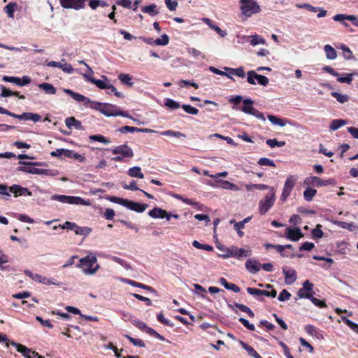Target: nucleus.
<instances>
[{
  "instance_id": "f704fd0d",
  "label": "nucleus",
  "mask_w": 358,
  "mask_h": 358,
  "mask_svg": "<svg viewBox=\"0 0 358 358\" xmlns=\"http://www.w3.org/2000/svg\"><path fill=\"white\" fill-rule=\"evenodd\" d=\"M90 141H98L104 144H108L110 143V140L101 134L91 135L89 136Z\"/></svg>"
},
{
  "instance_id": "4c0bfd02",
  "label": "nucleus",
  "mask_w": 358,
  "mask_h": 358,
  "mask_svg": "<svg viewBox=\"0 0 358 358\" xmlns=\"http://www.w3.org/2000/svg\"><path fill=\"white\" fill-rule=\"evenodd\" d=\"M241 344L243 348L248 352L249 355L255 358H262L261 355L258 354V352L252 347L243 342H241Z\"/></svg>"
},
{
  "instance_id": "58836bf2",
  "label": "nucleus",
  "mask_w": 358,
  "mask_h": 358,
  "mask_svg": "<svg viewBox=\"0 0 358 358\" xmlns=\"http://www.w3.org/2000/svg\"><path fill=\"white\" fill-rule=\"evenodd\" d=\"M159 134L162 136H173L176 138L180 137H186V135L183 133H181L180 131H176L173 130H166L162 132H159Z\"/></svg>"
},
{
  "instance_id": "5701e85b",
  "label": "nucleus",
  "mask_w": 358,
  "mask_h": 358,
  "mask_svg": "<svg viewBox=\"0 0 358 358\" xmlns=\"http://www.w3.org/2000/svg\"><path fill=\"white\" fill-rule=\"evenodd\" d=\"M244 106L241 108V111L246 114L251 115L254 110L253 107L254 101L250 99H245L243 101Z\"/></svg>"
},
{
  "instance_id": "72a5a7b5",
  "label": "nucleus",
  "mask_w": 358,
  "mask_h": 358,
  "mask_svg": "<svg viewBox=\"0 0 358 358\" xmlns=\"http://www.w3.org/2000/svg\"><path fill=\"white\" fill-rule=\"evenodd\" d=\"M74 232L76 235L86 236L92 232V229L89 227H80L76 224Z\"/></svg>"
},
{
  "instance_id": "0eeeda50",
  "label": "nucleus",
  "mask_w": 358,
  "mask_h": 358,
  "mask_svg": "<svg viewBox=\"0 0 358 358\" xmlns=\"http://www.w3.org/2000/svg\"><path fill=\"white\" fill-rule=\"evenodd\" d=\"M224 250L226 253L222 255L224 259L229 257L239 259L241 257H248L250 255V251L245 250L243 248H238L236 246L227 248Z\"/></svg>"
},
{
  "instance_id": "774afa93",
  "label": "nucleus",
  "mask_w": 358,
  "mask_h": 358,
  "mask_svg": "<svg viewBox=\"0 0 358 358\" xmlns=\"http://www.w3.org/2000/svg\"><path fill=\"white\" fill-rule=\"evenodd\" d=\"M59 69H61L64 72L67 73H72L74 71L72 65L69 63L61 64Z\"/></svg>"
},
{
  "instance_id": "09e8293b",
  "label": "nucleus",
  "mask_w": 358,
  "mask_h": 358,
  "mask_svg": "<svg viewBox=\"0 0 358 358\" xmlns=\"http://www.w3.org/2000/svg\"><path fill=\"white\" fill-rule=\"evenodd\" d=\"M192 245L197 249H202L208 252H210L213 250V248L211 245L208 244H202L198 241H194L192 242Z\"/></svg>"
},
{
  "instance_id": "0e129e2a",
  "label": "nucleus",
  "mask_w": 358,
  "mask_h": 358,
  "mask_svg": "<svg viewBox=\"0 0 358 358\" xmlns=\"http://www.w3.org/2000/svg\"><path fill=\"white\" fill-rule=\"evenodd\" d=\"M238 321L245 327H246L248 329L250 330V331H255V327L253 324H250L248 320L243 318V317H241L239 318Z\"/></svg>"
},
{
  "instance_id": "bf43d9fd",
  "label": "nucleus",
  "mask_w": 358,
  "mask_h": 358,
  "mask_svg": "<svg viewBox=\"0 0 358 358\" xmlns=\"http://www.w3.org/2000/svg\"><path fill=\"white\" fill-rule=\"evenodd\" d=\"M169 36L166 34H163L161 36V38H157L154 43H155V44H156L157 45H166L169 43Z\"/></svg>"
},
{
  "instance_id": "f3484780",
  "label": "nucleus",
  "mask_w": 358,
  "mask_h": 358,
  "mask_svg": "<svg viewBox=\"0 0 358 358\" xmlns=\"http://www.w3.org/2000/svg\"><path fill=\"white\" fill-rule=\"evenodd\" d=\"M148 207L146 203H141L133 201H129L127 203V208L136 211L137 213H143Z\"/></svg>"
},
{
  "instance_id": "a18cd8bd",
  "label": "nucleus",
  "mask_w": 358,
  "mask_h": 358,
  "mask_svg": "<svg viewBox=\"0 0 358 358\" xmlns=\"http://www.w3.org/2000/svg\"><path fill=\"white\" fill-rule=\"evenodd\" d=\"M164 106L173 110L178 109L180 107V103L171 99H165Z\"/></svg>"
},
{
  "instance_id": "bb28decb",
  "label": "nucleus",
  "mask_w": 358,
  "mask_h": 358,
  "mask_svg": "<svg viewBox=\"0 0 358 358\" xmlns=\"http://www.w3.org/2000/svg\"><path fill=\"white\" fill-rule=\"evenodd\" d=\"M127 174L130 177H133V178H138L141 179L144 178V175L141 171V167H139V166H134V167L130 168L127 171Z\"/></svg>"
},
{
  "instance_id": "6e6d98bb",
  "label": "nucleus",
  "mask_w": 358,
  "mask_h": 358,
  "mask_svg": "<svg viewBox=\"0 0 358 358\" xmlns=\"http://www.w3.org/2000/svg\"><path fill=\"white\" fill-rule=\"evenodd\" d=\"M258 164L261 166H268L272 167L275 166L274 162L266 157L260 158L258 161Z\"/></svg>"
},
{
  "instance_id": "e433bc0d",
  "label": "nucleus",
  "mask_w": 358,
  "mask_h": 358,
  "mask_svg": "<svg viewBox=\"0 0 358 358\" xmlns=\"http://www.w3.org/2000/svg\"><path fill=\"white\" fill-rule=\"evenodd\" d=\"M17 6L16 3L10 2L3 8L4 11L9 17L13 18L14 17V12Z\"/></svg>"
},
{
  "instance_id": "b1692460",
  "label": "nucleus",
  "mask_w": 358,
  "mask_h": 358,
  "mask_svg": "<svg viewBox=\"0 0 358 358\" xmlns=\"http://www.w3.org/2000/svg\"><path fill=\"white\" fill-rule=\"evenodd\" d=\"M66 126L68 128L74 127L76 129H83L81 122L76 120L74 117H69L65 120Z\"/></svg>"
},
{
  "instance_id": "412c9836",
  "label": "nucleus",
  "mask_w": 358,
  "mask_h": 358,
  "mask_svg": "<svg viewBox=\"0 0 358 358\" xmlns=\"http://www.w3.org/2000/svg\"><path fill=\"white\" fill-rule=\"evenodd\" d=\"M83 76L87 81H89V82L96 85V86L97 87H99V89L103 90V89H107L108 87H109L108 85L110 83H106L101 80L95 79V78H92V76H90V75L83 74Z\"/></svg>"
},
{
  "instance_id": "39448f33",
  "label": "nucleus",
  "mask_w": 358,
  "mask_h": 358,
  "mask_svg": "<svg viewBox=\"0 0 358 358\" xmlns=\"http://www.w3.org/2000/svg\"><path fill=\"white\" fill-rule=\"evenodd\" d=\"M99 110L107 117L110 116H122L128 118H131L127 112L120 110L118 108L114 105L110 103H103L101 108H99Z\"/></svg>"
},
{
  "instance_id": "603ef678",
  "label": "nucleus",
  "mask_w": 358,
  "mask_h": 358,
  "mask_svg": "<svg viewBox=\"0 0 358 358\" xmlns=\"http://www.w3.org/2000/svg\"><path fill=\"white\" fill-rule=\"evenodd\" d=\"M266 144L273 148L276 146L282 147L285 145V141H278L275 138H273V139H268L266 141Z\"/></svg>"
},
{
  "instance_id": "f257e3e1",
  "label": "nucleus",
  "mask_w": 358,
  "mask_h": 358,
  "mask_svg": "<svg viewBox=\"0 0 358 358\" xmlns=\"http://www.w3.org/2000/svg\"><path fill=\"white\" fill-rule=\"evenodd\" d=\"M79 262L78 266L87 275L94 274L100 268L99 265L96 264L97 258L94 255H87L81 258Z\"/></svg>"
},
{
  "instance_id": "ea45409f",
  "label": "nucleus",
  "mask_w": 358,
  "mask_h": 358,
  "mask_svg": "<svg viewBox=\"0 0 358 358\" xmlns=\"http://www.w3.org/2000/svg\"><path fill=\"white\" fill-rule=\"evenodd\" d=\"M268 119L271 122L275 125L284 127L286 124V121L284 119L279 118L278 117L273 115H268Z\"/></svg>"
},
{
  "instance_id": "e2e57ef3",
  "label": "nucleus",
  "mask_w": 358,
  "mask_h": 358,
  "mask_svg": "<svg viewBox=\"0 0 358 358\" xmlns=\"http://www.w3.org/2000/svg\"><path fill=\"white\" fill-rule=\"evenodd\" d=\"M308 299H310L313 303L319 307V308H325L327 307V304H326V302L323 300H320L315 297H314L313 296H312V298H309Z\"/></svg>"
},
{
  "instance_id": "de8ad7c7",
  "label": "nucleus",
  "mask_w": 358,
  "mask_h": 358,
  "mask_svg": "<svg viewBox=\"0 0 358 358\" xmlns=\"http://www.w3.org/2000/svg\"><path fill=\"white\" fill-rule=\"evenodd\" d=\"M157 6L155 4H152L150 6H143L142 8V11L145 13H149L150 15H156L158 14V11L156 10Z\"/></svg>"
},
{
  "instance_id": "49530a36",
  "label": "nucleus",
  "mask_w": 358,
  "mask_h": 358,
  "mask_svg": "<svg viewBox=\"0 0 358 358\" xmlns=\"http://www.w3.org/2000/svg\"><path fill=\"white\" fill-rule=\"evenodd\" d=\"M304 329H305L306 332L310 336H315L318 337V335L320 334V331H319L318 329L311 324L306 325L304 327Z\"/></svg>"
},
{
  "instance_id": "2f4dec72",
  "label": "nucleus",
  "mask_w": 358,
  "mask_h": 358,
  "mask_svg": "<svg viewBox=\"0 0 358 358\" xmlns=\"http://www.w3.org/2000/svg\"><path fill=\"white\" fill-rule=\"evenodd\" d=\"M347 124V121L342 119H336L331 121L329 129L331 131H336L340 127L345 125Z\"/></svg>"
},
{
  "instance_id": "3c124183",
  "label": "nucleus",
  "mask_w": 358,
  "mask_h": 358,
  "mask_svg": "<svg viewBox=\"0 0 358 358\" xmlns=\"http://www.w3.org/2000/svg\"><path fill=\"white\" fill-rule=\"evenodd\" d=\"M124 336L135 346L142 348L145 346L144 341L141 339L134 338L128 334L124 335Z\"/></svg>"
},
{
  "instance_id": "ddd939ff",
  "label": "nucleus",
  "mask_w": 358,
  "mask_h": 358,
  "mask_svg": "<svg viewBox=\"0 0 358 358\" xmlns=\"http://www.w3.org/2000/svg\"><path fill=\"white\" fill-rule=\"evenodd\" d=\"M17 170L19 171H22V172H24V173H31V174L52 175V173H50V172L52 171L51 170L38 169V168H35V167H33V166H19L17 168Z\"/></svg>"
},
{
  "instance_id": "c9c22d12",
  "label": "nucleus",
  "mask_w": 358,
  "mask_h": 358,
  "mask_svg": "<svg viewBox=\"0 0 358 358\" xmlns=\"http://www.w3.org/2000/svg\"><path fill=\"white\" fill-rule=\"evenodd\" d=\"M118 79L122 84H124L129 87H133L134 83L131 81L132 78L129 74L120 73L118 76Z\"/></svg>"
},
{
  "instance_id": "a19ab883",
  "label": "nucleus",
  "mask_w": 358,
  "mask_h": 358,
  "mask_svg": "<svg viewBox=\"0 0 358 358\" xmlns=\"http://www.w3.org/2000/svg\"><path fill=\"white\" fill-rule=\"evenodd\" d=\"M322 225L318 224L316 226V228L313 229L311 231L312 237L314 239L321 238L324 236V233L321 229Z\"/></svg>"
},
{
  "instance_id": "5fc2aeb1",
  "label": "nucleus",
  "mask_w": 358,
  "mask_h": 358,
  "mask_svg": "<svg viewBox=\"0 0 358 358\" xmlns=\"http://www.w3.org/2000/svg\"><path fill=\"white\" fill-rule=\"evenodd\" d=\"M181 107L187 113H189V114L197 115L199 113V110L197 108H196L195 107H193L191 105L184 104V105H182Z\"/></svg>"
},
{
  "instance_id": "052dcab7",
  "label": "nucleus",
  "mask_w": 358,
  "mask_h": 358,
  "mask_svg": "<svg viewBox=\"0 0 358 358\" xmlns=\"http://www.w3.org/2000/svg\"><path fill=\"white\" fill-rule=\"evenodd\" d=\"M291 294L287 289H282V291L278 295V299L280 301H287L290 299Z\"/></svg>"
},
{
  "instance_id": "aec40b11",
  "label": "nucleus",
  "mask_w": 358,
  "mask_h": 358,
  "mask_svg": "<svg viewBox=\"0 0 358 358\" xmlns=\"http://www.w3.org/2000/svg\"><path fill=\"white\" fill-rule=\"evenodd\" d=\"M64 92L78 102H83L84 104L86 101L90 102V98L85 96L84 95L79 93L74 92L69 89H64Z\"/></svg>"
},
{
  "instance_id": "864d4df0",
  "label": "nucleus",
  "mask_w": 358,
  "mask_h": 358,
  "mask_svg": "<svg viewBox=\"0 0 358 358\" xmlns=\"http://www.w3.org/2000/svg\"><path fill=\"white\" fill-rule=\"evenodd\" d=\"M265 43V40L258 36V35H253L251 36V40H250V44L253 46L255 45H257L258 44H264Z\"/></svg>"
},
{
  "instance_id": "20e7f679",
  "label": "nucleus",
  "mask_w": 358,
  "mask_h": 358,
  "mask_svg": "<svg viewBox=\"0 0 358 358\" xmlns=\"http://www.w3.org/2000/svg\"><path fill=\"white\" fill-rule=\"evenodd\" d=\"M111 152L113 155H120L112 157V160L118 162H122L124 158H131L134 155L132 149L127 144L115 147L111 150Z\"/></svg>"
},
{
  "instance_id": "7ed1b4c3",
  "label": "nucleus",
  "mask_w": 358,
  "mask_h": 358,
  "mask_svg": "<svg viewBox=\"0 0 358 358\" xmlns=\"http://www.w3.org/2000/svg\"><path fill=\"white\" fill-rule=\"evenodd\" d=\"M239 3L241 13L247 17L261 11V8L255 0H240Z\"/></svg>"
},
{
  "instance_id": "473e14b6",
  "label": "nucleus",
  "mask_w": 358,
  "mask_h": 358,
  "mask_svg": "<svg viewBox=\"0 0 358 358\" xmlns=\"http://www.w3.org/2000/svg\"><path fill=\"white\" fill-rule=\"evenodd\" d=\"M89 7L92 10H96L98 7H106L108 3L103 0H89Z\"/></svg>"
},
{
  "instance_id": "c756f323",
  "label": "nucleus",
  "mask_w": 358,
  "mask_h": 358,
  "mask_svg": "<svg viewBox=\"0 0 358 358\" xmlns=\"http://www.w3.org/2000/svg\"><path fill=\"white\" fill-rule=\"evenodd\" d=\"M127 283L129 285H130L131 286H134V287H139V288L145 289L147 291H149L150 292H155V289L153 287H152L150 286H148L147 285H144L143 283H141V282L132 280H127Z\"/></svg>"
},
{
  "instance_id": "dca6fc26",
  "label": "nucleus",
  "mask_w": 358,
  "mask_h": 358,
  "mask_svg": "<svg viewBox=\"0 0 358 358\" xmlns=\"http://www.w3.org/2000/svg\"><path fill=\"white\" fill-rule=\"evenodd\" d=\"M9 190L10 192H13L14 196L17 197L18 196L22 195H28L31 196V192L26 187H23L18 185H13L10 187Z\"/></svg>"
},
{
  "instance_id": "f03ea898",
  "label": "nucleus",
  "mask_w": 358,
  "mask_h": 358,
  "mask_svg": "<svg viewBox=\"0 0 358 358\" xmlns=\"http://www.w3.org/2000/svg\"><path fill=\"white\" fill-rule=\"evenodd\" d=\"M275 201V191L274 188H269L267 194L259 202V212L260 215H265L273 206Z\"/></svg>"
},
{
  "instance_id": "a878e982",
  "label": "nucleus",
  "mask_w": 358,
  "mask_h": 358,
  "mask_svg": "<svg viewBox=\"0 0 358 358\" xmlns=\"http://www.w3.org/2000/svg\"><path fill=\"white\" fill-rule=\"evenodd\" d=\"M247 292L248 294L253 296H266L270 297V291L259 289L253 287H248Z\"/></svg>"
},
{
  "instance_id": "680f3d73",
  "label": "nucleus",
  "mask_w": 358,
  "mask_h": 358,
  "mask_svg": "<svg viewBox=\"0 0 358 358\" xmlns=\"http://www.w3.org/2000/svg\"><path fill=\"white\" fill-rule=\"evenodd\" d=\"M256 80H257V83L259 85L263 86H266L269 83V80L266 76L259 75L257 73L256 75Z\"/></svg>"
},
{
  "instance_id": "37998d69",
  "label": "nucleus",
  "mask_w": 358,
  "mask_h": 358,
  "mask_svg": "<svg viewBox=\"0 0 358 358\" xmlns=\"http://www.w3.org/2000/svg\"><path fill=\"white\" fill-rule=\"evenodd\" d=\"M316 194V189L308 188L303 192L304 199L307 201H311Z\"/></svg>"
},
{
  "instance_id": "79ce46f5",
  "label": "nucleus",
  "mask_w": 358,
  "mask_h": 358,
  "mask_svg": "<svg viewBox=\"0 0 358 358\" xmlns=\"http://www.w3.org/2000/svg\"><path fill=\"white\" fill-rule=\"evenodd\" d=\"M331 95L333 97L336 98V100L341 103H344L348 101V100H349V96L347 94H341L337 92H331Z\"/></svg>"
},
{
  "instance_id": "4d7b16f0",
  "label": "nucleus",
  "mask_w": 358,
  "mask_h": 358,
  "mask_svg": "<svg viewBox=\"0 0 358 358\" xmlns=\"http://www.w3.org/2000/svg\"><path fill=\"white\" fill-rule=\"evenodd\" d=\"M221 183H222L221 187L223 189H231V190H238V187L235 184L231 183L229 181L221 180Z\"/></svg>"
},
{
  "instance_id": "2eb2a0df",
  "label": "nucleus",
  "mask_w": 358,
  "mask_h": 358,
  "mask_svg": "<svg viewBox=\"0 0 358 358\" xmlns=\"http://www.w3.org/2000/svg\"><path fill=\"white\" fill-rule=\"evenodd\" d=\"M12 117L20 120H31L34 122H39L41 120V116L39 114L33 113H24L21 115L13 113Z\"/></svg>"
},
{
  "instance_id": "cd10ccee",
  "label": "nucleus",
  "mask_w": 358,
  "mask_h": 358,
  "mask_svg": "<svg viewBox=\"0 0 358 358\" xmlns=\"http://www.w3.org/2000/svg\"><path fill=\"white\" fill-rule=\"evenodd\" d=\"M224 69L229 72L228 74H229L231 76L232 75L236 76L240 78H244L245 74L244 71L243 67H239L237 69H233L230 67H225Z\"/></svg>"
},
{
  "instance_id": "7c9ffc66",
  "label": "nucleus",
  "mask_w": 358,
  "mask_h": 358,
  "mask_svg": "<svg viewBox=\"0 0 358 358\" xmlns=\"http://www.w3.org/2000/svg\"><path fill=\"white\" fill-rule=\"evenodd\" d=\"M326 57L329 59H335L337 57L336 50L330 45H325L324 48Z\"/></svg>"
},
{
  "instance_id": "f8f14e48",
  "label": "nucleus",
  "mask_w": 358,
  "mask_h": 358,
  "mask_svg": "<svg viewBox=\"0 0 358 358\" xmlns=\"http://www.w3.org/2000/svg\"><path fill=\"white\" fill-rule=\"evenodd\" d=\"M11 345L16 348L17 352H20L26 358H36L38 352L31 350L25 345L11 342Z\"/></svg>"
},
{
  "instance_id": "c85d7f7f",
  "label": "nucleus",
  "mask_w": 358,
  "mask_h": 358,
  "mask_svg": "<svg viewBox=\"0 0 358 358\" xmlns=\"http://www.w3.org/2000/svg\"><path fill=\"white\" fill-rule=\"evenodd\" d=\"M38 87L41 90H43L47 94H56V88L52 84L48 83H43L38 85Z\"/></svg>"
},
{
  "instance_id": "a211bd4d",
  "label": "nucleus",
  "mask_w": 358,
  "mask_h": 358,
  "mask_svg": "<svg viewBox=\"0 0 358 358\" xmlns=\"http://www.w3.org/2000/svg\"><path fill=\"white\" fill-rule=\"evenodd\" d=\"M245 268L251 273H257L260 270V263L254 259H248L245 262Z\"/></svg>"
},
{
  "instance_id": "8fccbe9b",
  "label": "nucleus",
  "mask_w": 358,
  "mask_h": 358,
  "mask_svg": "<svg viewBox=\"0 0 358 358\" xmlns=\"http://www.w3.org/2000/svg\"><path fill=\"white\" fill-rule=\"evenodd\" d=\"M24 274L29 277L30 278H31L33 280L36 281V282H41V281H42V278L43 276L38 274V273H33L31 271L29 270H25L24 271Z\"/></svg>"
},
{
  "instance_id": "393cba45",
  "label": "nucleus",
  "mask_w": 358,
  "mask_h": 358,
  "mask_svg": "<svg viewBox=\"0 0 358 358\" xmlns=\"http://www.w3.org/2000/svg\"><path fill=\"white\" fill-rule=\"evenodd\" d=\"M148 215L152 218H164V216H166V210L155 207L148 212Z\"/></svg>"
},
{
  "instance_id": "6e6552de",
  "label": "nucleus",
  "mask_w": 358,
  "mask_h": 358,
  "mask_svg": "<svg viewBox=\"0 0 358 358\" xmlns=\"http://www.w3.org/2000/svg\"><path fill=\"white\" fill-rule=\"evenodd\" d=\"M52 199L64 203L86 205L87 202L79 196H66L61 194H55L52 196Z\"/></svg>"
},
{
  "instance_id": "c03bdc74",
  "label": "nucleus",
  "mask_w": 358,
  "mask_h": 358,
  "mask_svg": "<svg viewBox=\"0 0 358 358\" xmlns=\"http://www.w3.org/2000/svg\"><path fill=\"white\" fill-rule=\"evenodd\" d=\"M108 199L113 203H115L125 207H127V203L129 201V200L127 199H122L115 196H109Z\"/></svg>"
},
{
  "instance_id": "1a4fd4ad",
  "label": "nucleus",
  "mask_w": 358,
  "mask_h": 358,
  "mask_svg": "<svg viewBox=\"0 0 358 358\" xmlns=\"http://www.w3.org/2000/svg\"><path fill=\"white\" fill-rule=\"evenodd\" d=\"M61 6L66 9L79 10L85 8L86 1L89 0H59Z\"/></svg>"
},
{
  "instance_id": "9d476101",
  "label": "nucleus",
  "mask_w": 358,
  "mask_h": 358,
  "mask_svg": "<svg viewBox=\"0 0 358 358\" xmlns=\"http://www.w3.org/2000/svg\"><path fill=\"white\" fill-rule=\"evenodd\" d=\"M314 285L308 280L303 283V287L299 289L297 296L299 299H309L315 294L313 291Z\"/></svg>"
},
{
  "instance_id": "338daca9",
  "label": "nucleus",
  "mask_w": 358,
  "mask_h": 358,
  "mask_svg": "<svg viewBox=\"0 0 358 358\" xmlns=\"http://www.w3.org/2000/svg\"><path fill=\"white\" fill-rule=\"evenodd\" d=\"M164 1L167 8L171 11L176 10L178 6V3L176 1L164 0Z\"/></svg>"
},
{
  "instance_id": "4be33fe9",
  "label": "nucleus",
  "mask_w": 358,
  "mask_h": 358,
  "mask_svg": "<svg viewBox=\"0 0 358 358\" xmlns=\"http://www.w3.org/2000/svg\"><path fill=\"white\" fill-rule=\"evenodd\" d=\"M220 283L224 286V287L227 289L231 290L236 293H238L240 292V287L234 284L229 282L224 278L222 277L219 280Z\"/></svg>"
},
{
  "instance_id": "13d9d810",
  "label": "nucleus",
  "mask_w": 358,
  "mask_h": 358,
  "mask_svg": "<svg viewBox=\"0 0 358 358\" xmlns=\"http://www.w3.org/2000/svg\"><path fill=\"white\" fill-rule=\"evenodd\" d=\"M353 73H347L344 77L337 76V81L341 83L350 84L352 81Z\"/></svg>"
},
{
  "instance_id": "9b49d317",
  "label": "nucleus",
  "mask_w": 358,
  "mask_h": 358,
  "mask_svg": "<svg viewBox=\"0 0 358 358\" xmlns=\"http://www.w3.org/2000/svg\"><path fill=\"white\" fill-rule=\"evenodd\" d=\"M296 183V178L294 176H289L284 184L282 192L281 194V200L285 201L287 198L290 195Z\"/></svg>"
},
{
  "instance_id": "69168bd1",
  "label": "nucleus",
  "mask_w": 358,
  "mask_h": 358,
  "mask_svg": "<svg viewBox=\"0 0 358 358\" xmlns=\"http://www.w3.org/2000/svg\"><path fill=\"white\" fill-rule=\"evenodd\" d=\"M315 244L310 242H305L300 247V251H310L313 248H314Z\"/></svg>"
},
{
  "instance_id": "6ab92c4d",
  "label": "nucleus",
  "mask_w": 358,
  "mask_h": 358,
  "mask_svg": "<svg viewBox=\"0 0 358 358\" xmlns=\"http://www.w3.org/2000/svg\"><path fill=\"white\" fill-rule=\"evenodd\" d=\"M282 273L285 275L286 283L292 284L296 280V272L294 268L287 269L284 267Z\"/></svg>"
},
{
  "instance_id": "4468645a",
  "label": "nucleus",
  "mask_w": 358,
  "mask_h": 358,
  "mask_svg": "<svg viewBox=\"0 0 358 358\" xmlns=\"http://www.w3.org/2000/svg\"><path fill=\"white\" fill-rule=\"evenodd\" d=\"M286 238L292 241H297L303 237V234L299 228L287 227L285 231Z\"/></svg>"
},
{
  "instance_id": "423d86ee",
  "label": "nucleus",
  "mask_w": 358,
  "mask_h": 358,
  "mask_svg": "<svg viewBox=\"0 0 358 358\" xmlns=\"http://www.w3.org/2000/svg\"><path fill=\"white\" fill-rule=\"evenodd\" d=\"M304 184L308 186L324 187L328 185H335L336 180L334 178L322 180L316 176L307 177L304 180Z\"/></svg>"
}]
</instances>
